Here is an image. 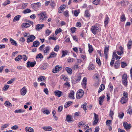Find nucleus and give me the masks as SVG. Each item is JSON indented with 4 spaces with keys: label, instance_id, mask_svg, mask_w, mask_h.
<instances>
[{
    "label": "nucleus",
    "instance_id": "6",
    "mask_svg": "<svg viewBox=\"0 0 132 132\" xmlns=\"http://www.w3.org/2000/svg\"><path fill=\"white\" fill-rule=\"evenodd\" d=\"M28 38L27 39V42L28 43L32 42L35 38L36 37L33 35L29 36Z\"/></svg>",
    "mask_w": 132,
    "mask_h": 132
},
{
    "label": "nucleus",
    "instance_id": "27",
    "mask_svg": "<svg viewBox=\"0 0 132 132\" xmlns=\"http://www.w3.org/2000/svg\"><path fill=\"white\" fill-rule=\"evenodd\" d=\"M10 40L11 43L12 45H15V46H16L17 45V44L16 42L14 39L12 38H11Z\"/></svg>",
    "mask_w": 132,
    "mask_h": 132
},
{
    "label": "nucleus",
    "instance_id": "36",
    "mask_svg": "<svg viewBox=\"0 0 132 132\" xmlns=\"http://www.w3.org/2000/svg\"><path fill=\"white\" fill-rule=\"evenodd\" d=\"M87 104L86 103H84L82 105H81V107L83 108L84 110H86L87 109V106L86 105Z\"/></svg>",
    "mask_w": 132,
    "mask_h": 132
},
{
    "label": "nucleus",
    "instance_id": "7",
    "mask_svg": "<svg viewBox=\"0 0 132 132\" xmlns=\"http://www.w3.org/2000/svg\"><path fill=\"white\" fill-rule=\"evenodd\" d=\"M36 62L34 61L32 62H30L29 61H28L27 63V67H33L36 64Z\"/></svg>",
    "mask_w": 132,
    "mask_h": 132
},
{
    "label": "nucleus",
    "instance_id": "15",
    "mask_svg": "<svg viewBox=\"0 0 132 132\" xmlns=\"http://www.w3.org/2000/svg\"><path fill=\"white\" fill-rule=\"evenodd\" d=\"M45 131H51L52 130V128L50 126H44L42 128Z\"/></svg>",
    "mask_w": 132,
    "mask_h": 132
},
{
    "label": "nucleus",
    "instance_id": "57",
    "mask_svg": "<svg viewBox=\"0 0 132 132\" xmlns=\"http://www.w3.org/2000/svg\"><path fill=\"white\" fill-rule=\"evenodd\" d=\"M127 75L126 74L123 75L122 76V80H127Z\"/></svg>",
    "mask_w": 132,
    "mask_h": 132
},
{
    "label": "nucleus",
    "instance_id": "23",
    "mask_svg": "<svg viewBox=\"0 0 132 132\" xmlns=\"http://www.w3.org/2000/svg\"><path fill=\"white\" fill-rule=\"evenodd\" d=\"M89 50L88 51L89 53H91L93 51V48L92 46L90 45L89 44H88Z\"/></svg>",
    "mask_w": 132,
    "mask_h": 132
},
{
    "label": "nucleus",
    "instance_id": "22",
    "mask_svg": "<svg viewBox=\"0 0 132 132\" xmlns=\"http://www.w3.org/2000/svg\"><path fill=\"white\" fill-rule=\"evenodd\" d=\"M120 66V61L118 60L116 61L114 63V67L116 68H118Z\"/></svg>",
    "mask_w": 132,
    "mask_h": 132
},
{
    "label": "nucleus",
    "instance_id": "58",
    "mask_svg": "<svg viewBox=\"0 0 132 132\" xmlns=\"http://www.w3.org/2000/svg\"><path fill=\"white\" fill-rule=\"evenodd\" d=\"M109 20V18L108 17H106L105 19L104 22L105 25H106L108 24Z\"/></svg>",
    "mask_w": 132,
    "mask_h": 132
},
{
    "label": "nucleus",
    "instance_id": "10",
    "mask_svg": "<svg viewBox=\"0 0 132 132\" xmlns=\"http://www.w3.org/2000/svg\"><path fill=\"white\" fill-rule=\"evenodd\" d=\"M74 94V91L72 90H71L68 95V97L70 98L74 99L75 98Z\"/></svg>",
    "mask_w": 132,
    "mask_h": 132
},
{
    "label": "nucleus",
    "instance_id": "18",
    "mask_svg": "<svg viewBox=\"0 0 132 132\" xmlns=\"http://www.w3.org/2000/svg\"><path fill=\"white\" fill-rule=\"evenodd\" d=\"M39 42L38 40L35 41L33 42V44L32 47H38L39 45Z\"/></svg>",
    "mask_w": 132,
    "mask_h": 132
},
{
    "label": "nucleus",
    "instance_id": "46",
    "mask_svg": "<svg viewBox=\"0 0 132 132\" xmlns=\"http://www.w3.org/2000/svg\"><path fill=\"white\" fill-rule=\"evenodd\" d=\"M112 120H108L106 121V124L108 126H110Z\"/></svg>",
    "mask_w": 132,
    "mask_h": 132
},
{
    "label": "nucleus",
    "instance_id": "38",
    "mask_svg": "<svg viewBox=\"0 0 132 132\" xmlns=\"http://www.w3.org/2000/svg\"><path fill=\"white\" fill-rule=\"evenodd\" d=\"M22 55H19L15 58V60L16 61H19L22 59Z\"/></svg>",
    "mask_w": 132,
    "mask_h": 132
},
{
    "label": "nucleus",
    "instance_id": "4",
    "mask_svg": "<svg viewBox=\"0 0 132 132\" xmlns=\"http://www.w3.org/2000/svg\"><path fill=\"white\" fill-rule=\"evenodd\" d=\"M123 124L125 129L126 130H129L131 127V125L130 124H128L126 122H123Z\"/></svg>",
    "mask_w": 132,
    "mask_h": 132
},
{
    "label": "nucleus",
    "instance_id": "50",
    "mask_svg": "<svg viewBox=\"0 0 132 132\" xmlns=\"http://www.w3.org/2000/svg\"><path fill=\"white\" fill-rule=\"evenodd\" d=\"M79 13V11L78 10H75L74 11V15L76 16H77Z\"/></svg>",
    "mask_w": 132,
    "mask_h": 132
},
{
    "label": "nucleus",
    "instance_id": "51",
    "mask_svg": "<svg viewBox=\"0 0 132 132\" xmlns=\"http://www.w3.org/2000/svg\"><path fill=\"white\" fill-rule=\"evenodd\" d=\"M81 75H79L77 78H76V82H79L80 80L81 79Z\"/></svg>",
    "mask_w": 132,
    "mask_h": 132
},
{
    "label": "nucleus",
    "instance_id": "16",
    "mask_svg": "<svg viewBox=\"0 0 132 132\" xmlns=\"http://www.w3.org/2000/svg\"><path fill=\"white\" fill-rule=\"evenodd\" d=\"M128 100V97H122L121 99L120 102L122 104H124L126 103Z\"/></svg>",
    "mask_w": 132,
    "mask_h": 132
},
{
    "label": "nucleus",
    "instance_id": "20",
    "mask_svg": "<svg viewBox=\"0 0 132 132\" xmlns=\"http://www.w3.org/2000/svg\"><path fill=\"white\" fill-rule=\"evenodd\" d=\"M5 105L8 108H10L12 107L11 103L9 101H6L4 103Z\"/></svg>",
    "mask_w": 132,
    "mask_h": 132
},
{
    "label": "nucleus",
    "instance_id": "30",
    "mask_svg": "<svg viewBox=\"0 0 132 132\" xmlns=\"http://www.w3.org/2000/svg\"><path fill=\"white\" fill-rule=\"evenodd\" d=\"M14 112L15 113H23L25 112V110L22 109H20L19 110H16Z\"/></svg>",
    "mask_w": 132,
    "mask_h": 132
},
{
    "label": "nucleus",
    "instance_id": "29",
    "mask_svg": "<svg viewBox=\"0 0 132 132\" xmlns=\"http://www.w3.org/2000/svg\"><path fill=\"white\" fill-rule=\"evenodd\" d=\"M22 27L27 28L30 26V24L28 23H24L22 24Z\"/></svg>",
    "mask_w": 132,
    "mask_h": 132
},
{
    "label": "nucleus",
    "instance_id": "55",
    "mask_svg": "<svg viewBox=\"0 0 132 132\" xmlns=\"http://www.w3.org/2000/svg\"><path fill=\"white\" fill-rule=\"evenodd\" d=\"M124 114L123 112L121 113L120 114L119 113L118 115V117L120 119H122L123 118Z\"/></svg>",
    "mask_w": 132,
    "mask_h": 132
},
{
    "label": "nucleus",
    "instance_id": "62",
    "mask_svg": "<svg viewBox=\"0 0 132 132\" xmlns=\"http://www.w3.org/2000/svg\"><path fill=\"white\" fill-rule=\"evenodd\" d=\"M76 29V28L75 27H72L71 28L70 30L72 33H73L75 32Z\"/></svg>",
    "mask_w": 132,
    "mask_h": 132
},
{
    "label": "nucleus",
    "instance_id": "56",
    "mask_svg": "<svg viewBox=\"0 0 132 132\" xmlns=\"http://www.w3.org/2000/svg\"><path fill=\"white\" fill-rule=\"evenodd\" d=\"M59 45H57L54 48V51L57 52L59 49Z\"/></svg>",
    "mask_w": 132,
    "mask_h": 132
},
{
    "label": "nucleus",
    "instance_id": "1",
    "mask_svg": "<svg viewBox=\"0 0 132 132\" xmlns=\"http://www.w3.org/2000/svg\"><path fill=\"white\" fill-rule=\"evenodd\" d=\"M37 15L39 18V20L41 22L46 21L47 18L46 13L45 12H41L38 14Z\"/></svg>",
    "mask_w": 132,
    "mask_h": 132
},
{
    "label": "nucleus",
    "instance_id": "24",
    "mask_svg": "<svg viewBox=\"0 0 132 132\" xmlns=\"http://www.w3.org/2000/svg\"><path fill=\"white\" fill-rule=\"evenodd\" d=\"M105 87V86L104 85L102 84L101 85L98 90V93H99L103 90L104 89Z\"/></svg>",
    "mask_w": 132,
    "mask_h": 132
},
{
    "label": "nucleus",
    "instance_id": "63",
    "mask_svg": "<svg viewBox=\"0 0 132 132\" xmlns=\"http://www.w3.org/2000/svg\"><path fill=\"white\" fill-rule=\"evenodd\" d=\"M105 97V96L103 95L102 96H101L99 98V101H101V102H103V99H104Z\"/></svg>",
    "mask_w": 132,
    "mask_h": 132
},
{
    "label": "nucleus",
    "instance_id": "9",
    "mask_svg": "<svg viewBox=\"0 0 132 132\" xmlns=\"http://www.w3.org/2000/svg\"><path fill=\"white\" fill-rule=\"evenodd\" d=\"M61 66H60L59 65H57L55 67L54 69H53V73L57 72L59 70H61Z\"/></svg>",
    "mask_w": 132,
    "mask_h": 132
},
{
    "label": "nucleus",
    "instance_id": "53",
    "mask_svg": "<svg viewBox=\"0 0 132 132\" xmlns=\"http://www.w3.org/2000/svg\"><path fill=\"white\" fill-rule=\"evenodd\" d=\"M96 61L98 65L100 66L101 65V62L100 59L98 58H96Z\"/></svg>",
    "mask_w": 132,
    "mask_h": 132
},
{
    "label": "nucleus",
    "instance_id": "44",
    "mask_svg": "<svg viewBox=\"0 0 132 132\" xmlns=\"http://www.w3.org/2000/svg\"><path fill=\"white\" fill-rule=\"evenodd\" d=\"M120 63L121 67L122 68H124L127 65V64L124 62H121Z\"/></svg>",
    "mask_w": 132,
    "mask_h": 132
},
{
    "label": "nucleus",
    "instance_id": "59",
    "mask_svg": "<svg viewBox=\"0 0 132 132\" xmlns=\"http://www.w3.org/2000/svg\"><path fill=\"white\" fill-rule=\"evenodd\" d=\"M50 5L52 7H54L55 6V4L54 1L51 0V2L50 3Z\"/></svg>",
    "mask_w": 132,
    "mask_h": 132
},
{
    "label": "nucleus",
    "instance_id": "19",
    "mask_svg": "<svg viewBox=\"0 0 132 132\" xmlns=\"http://www.w3.org/2000/svg\"><path fill=\"white\" fill-rule=\"evenodd\" d=\"M54 93L56 96L59 97L61 96L62 92L59 90H57Z\"/></svg>",
    "mask_w": 132,
    "mask_h": 132
},
{
    "label": "nucleus",
    "instance_id": "37",
    "mask_svg": "<svg viewBox=\"0 0 132 132\" xmlns=\"http://www.w3.org/2000/svg\"><path fill=\"white\" fill-rule=\"evenodd\" d=\"M113 57H114L115 58H116V60L117 59H119V60L120 58L121 57H120L118 56L116 53L115 52H113Z\"/></svg>",
    "mask_w": 132,
    "mask_h": 132
},
{
    "label": "nucleus",
    "instance_id": "49",
    "mask_svg": "<svg viewBox=\"0 0 132 132\" xmlns=\"http://www.w3.org/2000/svg\"><path fill=\"white\" fill-rule=\"evenodd\" d=\"M67 53H68V52L67 51H62V55L61 56L62 57H64L65 56L67 55Z\"/></svg>",
    "mask_w": 132,
    "mask_h": 132
},
{
    "label": "nucleus",
    "instance_id": "61",
    "mask_svg": "<svg viewBox=\"0 0 132 132\" xmlns=\"http://www.w3.org/2000/svg\"><path fill=\"white\" fill-rule=\"evenodd\" d=\"M10 3V1L9 0H7L3 4V5H6L7 4H9Z\"/></svg>",
    "mask_w": 132,
    "mask_h": 132
},
{
    "label": "nucleus",
    "instance_id": "2",
    "mask_svg": "<svg viewBox=\"0 0 132 132\" xmlns=\"http://www.w3.org/2000/svg\"><path fill=\"white\" fill-rule=\"evenodd\" d=\"M84 93V92L83 90L81 89L79 90L76 93V98L78 99H80L83 96Z\"/></svg>",
    "mask_w": 132,
    "mask_h": 132
},
{
    "label": "nucleus",
    "instance_id": "45",
    "mask_svg": "<svg viewBox=\"0 0 132 132\" xmlns=\"http://www.w3.org/2000/svg\"><path fill=\"white\" fill-rule=\"evenodd\" d=\"M9 86L7 85H5L3 88V90L6 91L7 90V89L9 88Z\"/></svg>",
    "mask_w": 132,
    "mask_h": 132
},
{
    "label": "nucleus",
    "instance_id": "48",
    "mask_svg": "<svg viewBox=\"0 0 132 132\" xmlns=\"http://www.w3.org/2000/svg\"><path fill=\"white\" fill-rule=\"evenodd\" d=\"M27 5V3H23L22 4V6L21 9H24L25 8Z\"/></svg>",
    "mask_w": 132,
    "mask_h": 132
},
{
    "label": "nucleus",
    "instance_id": "40",
    "mask_svg": "<svg viewBox=\"0 0 132 132\" xmlns=\"http://www.w3.org/2000/svg\"><path fill=\"white\" fill-rule=\"evenodd\" d=\"M120 3L121 5L123 6L126 5V4H127V5H128V2L126 1L125 2L123 1H122L120 2Z\"/></svg>",
    "mask_w": 132,
    "mask_h": 132
},
{
    "label": "nucleus",
    "instance_id": "12",
    "mask_svg": "<svg viewBox=\"0 0 132 132\" xmlns=\"http://www.w3.org/2000/svg\"><path fill=\"white\" fill-rule=\"evenodd\" d=\"M44 26V24H37L36 27V29L37 31H39L42 29Z\"/></svg>",
    "mask_w": 132,
    "mask_h": 132
},
{
    "label": "nucleus",
    "instance_id": "54",
    "mask_svg": "<svg viewBox=\"0 0 132 132\" xmlns=\"http://www.w3.org/2000/svg\"><path fill=\"white\" fill-rule=\"evenodd\" d=\"M51 32V31H50L48 29H47L45 31V34L47 36H48Z\"/></svg>",
    "mask_w": 132,
    "mask_h": 132
},
{
    "label": "nucleus",
    "instance_id": "31",
    "mask_svg": "<svg viewBox=\"0 0 132 132\" xmlns=\"http://www.w3.org/2000/svg\"><path fill=\"white\" fill-rule=\"evenodd\" d=\"M21 16L20 15H18L15 16L13 20L14 22L16 21L19 20L20 18L21 17Z\"/></svg>",
    "mask_w": 132,
    "mask_h": 132
},
{
    "label": "nucleus",
    "instance_id": "14",
    "mask_svg": "<svg viewBox=\"0 0 132 132\" xmlns=\"http://www.w3.org/2000/svg\"><path fill=\"white\" fill-rule=\"evenodd\" d=\"M123 53V49L121 46L119 47V51L117 52V54L119 55H121Z\"/></svg>",
    "mask_w": 132,
    "mask_h": 132
},
{
    "label": "nucleus",
    "instance_id": "26",
    "mask_svg": "<svg viewBox=\"0 0 132 132\" xmlns=\"http://www.w3.org/2000/svg\"><path fill=\"white\" fill-rule=\"evenodd\" d=\"M50 47L49 46H47L45 48V50L43 52L45 54H47L48 52Z\"/></svg>",
    "mask_w": 132,
    "mask_h": 132
},
{
    "label": "nucleus",
    "instance_id": "39",
    "mask_svg": "<svg viewBox=\"0 0 132 132\" xmlns=\"http://www.w3.org/2000/svg\"><path fill=\"white\" fill-rule=\"evenodd\" d=\"M71 119H72V118L71 117V116L70 115H68L67 116L66 120L68 122L71 121H72Z\"/></svg>",
    "mask_w": 132,
    "mask_h": 132
},
{
    "label": "nucleus",
    "instance_id": "47",
    "mask_svg": "<svg viewBox=\"0 0 132 132\" xmlns=\"http://www.w3.org/2000/svg\"><path fill=\"white\" fill-rule=\"evenodd\" d=\"M62 31V30L61 28L57 29L55 31V34L57 35L58 33H59Z\"/></svg>",
    "mask_w": 132,
    "mask_h": 132
},
{
    "label": "nucleus",
    "instance_id": "64",
    "mask_svg": "<svg viewBox=\"0 0 132 132\" xmlns=\"http://www.w3.org/2000/svg\"><path fill=\"white\" fill-rule=\"evenodd\" d=\"M15 79L14 78H13L11 79V80L8 81L7 82V83L8 84H10L11 83H13V81H14Z\"/></svg>",
    "mask_w": 132,
    "mask_h": 132
},
{
    "label": "nucleus",
    "instance_id": "41",
    "mask_svg": "<svg viewBox=\"0 0 132 132\" xmlns=\"http://www.w3.org/2000/svg\"><path fill=\"white\" fill-rule=\"evenodd\" d=\"M31 11L30 10L28 9H27L24 10L23 12V13H24V14H26L27 13H30L31 12Z\"/></svg>",
    "mask_w": 132,
    "mask_h": 132
},
{
    "label": "nucleus",
    "instance_id": "11",
    "mask_svg": "<svg viewBox=\"0 0 132 132\" xmlns=\"http://www.w3.org/2000/svg\"><path fill=\"white\" fill-rule=\"evenodd\" d=\"M27 92V90L26 88L24 87L20 90V93L21 95L23 96H24L26 94Z\"/></svg>",
    "mask_w": 132,
    "mask_h": 132
},
{
    "label": "nucleus",
    "instance_id": "8",
    "mask_svg": "<svg viewBox=\"0 0 132 132\" xmlns=\"http://www.w3.org/2000/svg\"><path fill=\"white\" fill-rule=\"evenodd\" d=\"M109 47L105 46L104 49V54L105 58L107 59L108 58V54L109 51Z\"/></svg>",
    "mask_w": 132,
    "mask_h": 132
},
{
    "label": "nucleus",
    "instance_id": "28",
    "mask_svg": "<svg viewBox=\"0 0 132 132\" xmlns=\"http://www.w3.org/2000/svg\"><path fill=\"white\" fill-rule=\"evenodd\" d=\"M94 68L95 67L94 66V65L92 64H90L88 67V69L89 70H93Z\"/></svg>",
    "mask_w": 132,
    "mask_h": 132
},
{
    "label": "nucleus",
    "instance_id": "52",
    "mask_svg": "<svg viewBox=\"0 0 132 132\" xmlns=\"http://www.w3.org/2000/svg\"><path fill=\"white\" fill-rule=\"evenodd\" d=\"M100 0H95L93 2V3L96 5H98L100 2Z\"/></svg>",
    "mask_w": 132,
    "mask_h": 132
},
{
    "label": "nucleus",
    "instance_id": "17",
    "mask_svg": "<svg viewBox=\"0 0 132 132\" xmlns=\"http://www.w3.org/2000/svg\"><path fill=\"white\" fill-rule=\"evenodd\" d=\"M25 129L27 132H34V131L33 129L30 127H26Z\"/></svg>",
    "mask_w": 132,
    "mask_h": 132
},
{
    "label": "nucleus",
    "instance_id": "42",
    "mask_svg": "<svg viewBox=\"0 0 132 132\" xmlns=\"http://www.w3.org/2000/svg\"><path fill=\"white\" fill-rule=\"evenodd\" d=\"M9 126L8 124H5L1 127V129L2 130H3L4 128H6L7 127H8Z\"/></svg>",
    "mask_w": 132,
    "mask_h": 132
},
{
    "label": "nucleus",
    "instance_id": "5",
    "mask_svg": "<svg viewBox=\"0 0 132 132\" xmlns=\"http://www.w3.org/2000/svg\"><path fill=\"white\" fill-rule=\"evenodd\" d=\"M94 120L93 122V125H96L97 123L98 122L99 119L98 117V115L94 113Z\"/></svg>",
    "mask_w": 132,
    "mask_h": 132
},
{
    "label": "nucleus",
    "instance_id": "3",
    "mask_svg": "<svg viewBox=\"0 0 132 132\" xmlns=\"http://www.w3.org/2000/svg\"><path fill=\"white\" fill-rule=\"evenodd\" d=\"M91 29L92 32L94 35L96 34L100 31V30L99 28L95 26H92Z\"/></svg>",
    "mask_w": 132,
    "mask_h": 132
},
{
    "label": "nucleus",
    "instance_id": "33",
    "mask_svg": "<svg viewBox=\"0 0 132 132\" xmlns=\"http://www.w3.org/2000/svg\"><path fill=\"white\" fill-rule=\"evenodd\" d=\"M120 21L121 22H123L125 21L126 18L124 14H122L120 17Z\"/></svg>",
    "mask_w": 132,
    "mask_h": 132
},
{
    "label": "nucleus",
    "instance_id": "60",
    "mask_svg": "<svg viewBox=\"0 0 132 132\" xmlns=\"http://www.w3.org/2000/svg\"><path fill=\"white\" fill-rule=\"evenodd\" d=\"M115 61V59L113 57L111 60L110 62V65L111 66H112L113 65Z\"/></svg>",
    "mask_w": 132,
    "mask_h": 132
},
{
    "label": "nucleus",
    "instance_id": "43",
    "mask_svg": "<svg viewBox=\"0 0 132 132\" xmlns=\"http://www.w3.org/2000/svg\"><path fill=\"white\" fill-rule=\"evenodd\" d=\"M45 77L44 76H41L39 77L38 79V80L39 81H43L44 80H45Z\"/></svg>",
    "mask_w": 132,
    "mask_h": 132
},
{
    "label": "nucleus",
    "instance_id": "25",
    "mask_svg": "<svg viewBox=\"0 0 132 132\" xmlns=\"http://www.w3.org/2000/svg\"><path fill=\"white\" fill-rule=\"evenodd\" d=\"M132 45V41L130 40H129L128 43L127 44V47L128 49H130L131 48V46Z\"/></svg>",
    "mask_w": 132,
    "mask_h": 132
},
{
    "label": "nucleus",
    "instance_id": "35",
    "mask_svg": "<svg viewBox=\"0 0 132 132\" xmlns=\"http://www.w3.org/2000/svg\"><path fill=\"white\" fill-rule=\"evenodd\" d=\"M65 70L69 73L71 74L72 73V70L71 68L69 67H66Z\"/></svg>",
    "mask_w": 132,
    "mask_h": 132
},
{
    "label": "nucleus",
    "instance_id": "32",
    "mask_svg": "<svg viewBox=\"0 0 132 132\" xmlns=\"http://www.w3.org/2000/svg\"><path fill=\"white\" fill-rule=\"evenodd\" d=\"M72 102L71 101H69L66 103L64 105V107L65 108H67L68 106H70L71 104L72 103Z\"/></svg>",
    "mask_w": 132,
    "mask_h": 132
},
{
    "label": "nucleus",
    "instance_id": "21",
    "mask_svg": "<svg viewBox=\"0 0 132 132\" xmlns=\"http://www.w3.org/2000/svg\"><path fill=\"white\" fill-rule=\"evenodd\" d=\"M57 54L54 52H52L49 56L47 58V59H49L52 57H53L56 56Z\"/></svg>",
    "mask_w": 132,
    "mask_h": 132
},
{
    "label": "nucleus",
    "instance_id": "34",
    "mask_svg": "<svg viewBox=\"0 0 132 132\" xmlns=\"http://www.w3.org/2000/svg\"><path fill=\"white\" fill-rule=\"evenodd\" d=\"M43 58V55L41 53H39L37 54L36 56V59H42Z\"/></svg>",
    "mask_w": 132,
    "mask_h": 132
},
{
    "label": "nucleus",
    "instance_id": "13",
    "mask_svg": "<svg viewBox=\"0 0 132 132\" xmlns=\"http://www.w3.org/2000/svg\"><path fill=\"white\" fill-rule=\"evenodd\" d=\"M86 82L87 78L86 77H84L82 81L81 85L84 88H86Z\"/></svg>",
    "mask_w": 132,
    "mask_h": 132
}]
</instances>
